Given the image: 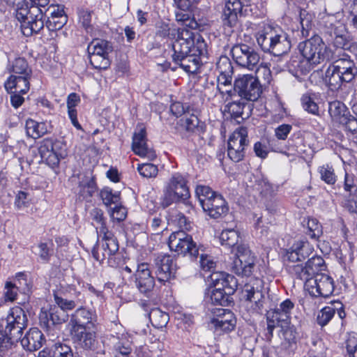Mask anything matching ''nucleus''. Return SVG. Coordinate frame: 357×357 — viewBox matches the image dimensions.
Segmentation results:
<instances>
[{
  "instance_id": "f257e3e1",
  "label": "nucleus",
  "mask_w": 357,
  "mask_h": 357,
  "mask_svg": "<svg viewBox=\"0 0 357 357\" xmlns=\"http://www.w3.org/2000/svg\"><path fill=\"white\" fill-rule=\"evenodd\" d=\"M298 48L303 59H292L289 64L296 73L307 74L317 65L333 59V52L318 36L300 43Z\"/></svg>"
},
{
  "instance_id": "f03ea898",
  "label": "nucleus",
  "mask_w": 357,
  "mask_h": 357,
  "mask_svg": "<svg viewBox=\"0 0 357 357\" xmlns=\"http://www.w3.org/2000/svg\"><path fill=\"white\" fill-rule=\"evenodd\" d=\"M256 39L264 52L278 57L287 54L291 47L288 34L278 26L264 25L256 33Z\"/></svg>"
},
{
  "instance_id": "7ed1b4c3",
  "label": "nucleus",
  "mask_w": 357,
  "mask_h": 357,
  "mask_svg": "<svg viewBox=\"0 0 357 357\" xmlns=\"http://www.w3.org/2000/svg\"><path fill=\"white\" fill-rule=\"evenodd\" d=\"M175 40L172 44L173 55L184 56L204 55L206 52V44L203 38L185 27L177 29Z\"/></svg>"
},
{
  "instance_id": "20e7f679",
  "label": "nucleus",
  "mask_w": 357,
  "mask_h": 357,
  "mask_svg": "<svg viewBox=\"0 0 357 357\" xmlns=\"http://www.w3.org/2000/svg\"><path fill=\"white\" fill-rule=\"evenodd\" d=\"M16 6L15 16L21 24L23 35L30 36L33 33L39 32L43 28V15L40 8L33 5L29 6L26 0L18 2Z\"/></svg>"
},
{
  "instance_id": "39448f33",
  "label": "nucleus",
  "mask_w": 357,
  "mask_h": 357,
  "mask_svg": "<svg viewBox=\"0 0 357 357\" xmlns=\"http://www.w3.org/2000/svg\"><path fill=\"white\" fill-rule=\"evenodd\" d=\"M190 197L185 178L178 174L172 175L164 186L160 204L167 208L174 203L183 202Z\"/></svg>"
},
{
  "instance_id": "423d86ee",
  "label": "nucleus",
  "mask_w": 357,
  "mask_h": 357,
  "mask_svg": "<svg viewBox=\"0 0 357 357\" xmlns=\"http://www.w3.org/2000/svg\"><path fill=\"white\" fill-rule=\"evenodd\" d=\"M168 246L172 252L183 256L197 258L200 247L193 241L192 237L184 231L179 230L171 234Z\"/></svg>"
},
{
  "instance_id": "0eeeda50",
  "label": "nucleus",
  "mask_w": 357,
  "mask_h": 357,
  "mask_svg": "<svg viewBox=\"0 0 357 357\" xmlns=\"http://www.w3.org/2000/svg\"><path fill=\"white\" fill-rule=\"evenodd\" d=\"M38 153L42 160L52 167L57 166L68 155L66 144L52 138H45L40 142Z\"/></svg>"
},
{
  "instance_id": "6e6552de",
  "label": "nucleus",
  "mask_w": 357,
  "mask_h": 357,
  "mask_svg": "<svg viewBox=\"0 0 357 357\" xmlns=\"http://www.w3.org/2000/svg\"><path fill=\"white\" fill-rule=\"evenodd\" d=\"M112 51V46L108 41L93 40L88 46L90 63L96 69H107L110 64L109 54Z\"/></svg>"
},
{
  "instance_id": "1a4fd4ad",
  "label": "nucleus",
  "mask_w": 357,
  "mask_h": 357,
  "mask_svg": "<svg viewBox=\"0 0 357 357\" xmlns=\"http://www.w3.org/2000/svg\"><path fill=\"white\" fill-rule=\"evenodd\" d=\"M248 143L247 129L244 127L236 129L228 139L227 155L229 159L234 162L243 160Z\"/></svg>"
},
{
  "instance_id": "9d476101",
  "label": "nucleus",
  "mask_w": 357,
  "mask_h": 357,
  "mask_svg": "<svg viewBox=\"0 0 357 357\" xmlns=\"http://www.w3.org/2000/svg\"><path fill=\"white\" fill-rule=\"evenodd\" d=\"M236 250L231 266L234 272L238 275H251L255 266V255L245 244L238 245Z\"/></svg>"
},
{
  "instance_id": "9b49d317",
  "label": "nucleus",
  "mask_w": 357,
  "mask_h": 357,
  "mask_svg": "<svg viewBox=\"0 0 357 357\" xmlns=\"http://www.w3.org/2000/svg\"><path fill=\"white\" fill-rule=\"evenodd\" d=\"M234 88L241 98L250 101L257 100L262 92L259 80L250 75H243L236 79Z\"/></svg>"
},
{
  "instance_id": "f8f14e48",
  "label": "nucleus",
  "mask_w": 357,
  "mask_h": 357,
  "mask_svg": "<svg viewBox=\"0 0 357 357\" xmlns=\"http://www.w3.org/2000/svg\"><path fill=\"white\" fill-rule=\"evenodd\" d=\"M305 281V289L314 297H328L334 290L332 278L326 274H316Z\"/></svg>"
},
{
  "instance_id": "ddd939ff",
  "label": "nucleus",
  "mask_w": 357,
  "mask_h": 357,
  "mask_svg": "<svg viewBox=\"0 0 357 357\" xmlns=\"http://www.w3.org/2000/svg\"><path fill=\"white\" fill-rule=\"evenodd\" d=\"M294 304L289 299L282 301L278 307L267 312V328L272 333L276 326H287L291 322V311Z\"/></svg>"
},
{
  "instance_id": "4468645a",
  "label": "nucleus",
  "mask_w": 357,
  "mask_h": 357,
  "mask_svg": "<svg viewBox=\"0 0 357 357\" xmlns=\"http://www.w3.org/2000/svg\"><path fill=\"white\" fill-rule=\"evenodd\" d=\"M328 113L333 121L344 126L349 131L357 129V119L350 114L343 102L338 100L329 102Z\"/></svg>"
},
{
  "instance_id": "2eb2a0df",
  "label": "nucleus",
  "mask_w": 357,
  "mask_h": 357,
  "mask_svg": "<svg viewBox=\"0 0 357 357\" xmlns=\"http://www.w3.org/2000/svg\"><path fill=\"white\" fill-rule=\"evenodd\" d=\"M236 324V317L229 310L223 308H213L211 310L209 325L215 331H231L234 329Z\"/></svg>"
},
{
  "instance_id": "dca6fc26",
  "label": "nucleus",
  "mask_w": 357,
  "mask_h": 357,
  "mask_svg": "<svg viewBox=\"0 0 357 357\" xmlns=\"http://www.w3.org/2000/svg\"><path fill=\"white\" fill-rule=\"evenodd\" d=\"M233 59L236 63L248 70H253L259 62V54L247 45H238L231 49Z\"/></svg>"
},
{
  "instance_id": "f3484780",
  "label": "nucleus",
  "mask_w": 357,
  "mask_h": 357,
  "mask_svg": "<svg viewBox=\"0 0 357 357\" xmlns=\"http://www.w3.org/2000/svg\"><path fill=\"white\" fill-rule=\"evenodd\" d=\"M98 234L102 237V241L101 253L99 252L98 248H94L92 250V255L99 261H103L105 259H109L119 250L118 242L114 237L113 234L109 230Z\"/></svg>"
},
{
  "instance_id": "a211bd4d",
  "label": "nucleus",
  "mask_w": 357,
  "mask_h": 357,
  "mask_svg": "<svg viewBox=\"0 0 357 357\" xmlns=\"http://www.w3.org/2000/svg\"><path fill=\"white\" fill-rule=\"evenodd\" d=\"M250 0H226L222 11V22L225 26L234 27L238 22L243 6H248Z\"/></svg>"
},
{
  "instance_id": "6ab92c4d",
  "label": "nucleus",
  "mask_w": 357,
  "mask_h": 357,
  "mask_svg": "<svg viewBox=\"0 0 357 357\" xmlns=\"http://www.w3.org/2000/svg\"><path fill=\"white\" fill-rule=\"evenodd\" d=\"M26 315L20 307L15 306L11 308L6 317V331L9 332L11 336L15 333L19 335L26 325Z\"/></svg>"
},
{
  "instance_id": "aec40b11",
  "label": "nucleus",
  "mask_w": 357,
  "mask_h": 357,
  "mask_svg": "<svg viewBox=\"0 0 357 357\" xmlns=\"http://www.w3.org/2000/svg\"><path fill=\"white\" fill-rule=\"evenodd\" d=\"M156 264V276L159 282H166L175 278L177 266L171 256L159 257Z\"/></svg>"
},
{
  "instance_id": "412c9836",
  "label": "nucleus",
  "mask_w": 357,
  "mask_h": 357,
  "mask_svg": "<svg viewBox=\"0 0 357 357\" xmlns=\"http://www.w3.org/2000/svg\"><path fill=\"white\" fill-rule=\"evenodd\" d=\"M135 277L136 286L142 293L146 294L153 290L155 280L151 275L149 264L147 263L138 264Z\"/></svg>"
},
{
  "instance_id": "4be33fe9",
  "label": "nucleus",
  "mask_w": 357,
  "mask_h": 357,
  "mask_svg": "<svg viewBox=\"0 0 357 357\" xmlns=\"http://www.w3.org/2000/svg\"><path fill=\"white\" fill-rule=\"evenodd\" d=\"M324 268V260L320 256H313L306 262L303 267L301 265L294 266V271L298 278L301 280H305L312 275L319 274L318 272Z\"/></svg>"
},
{
  "instance_id": "5701e85b",
  "label": "nucleus",
  "mask_w": 357,
  "mask_h": 357,
  "mask_svg": "<svg viewBox=\"0 0 357 357\" xmlns=\"http://www.w3.org/2000/svg\"><path fill=\"white\" fill-rule=\"evenodd\" d=\"M132 149L135 154L140 157L153 160L156 157L155 153L149 149L146 144V130L143 127H139L138 132H135L132 137Z\"/></svg>"
},
{
  "instance_id": "b1692460",
  "label": "nucleus",
  "mask_w": 357,
  "mask_h": 357,
  "mask_svg": "<svg viewBox=\"0 0 357 357\" xmlns=\"http://www.w3.org/2000/svg\"><path fill=\"white\" fill-rule=\"evenodd\" d=\"M202 207L208 215L215 219L226 215L229 210L226 201L220 194L211 199L204 201Z\"/></svg>"
},
{
  "instance_id": "393cba45",
  "label": "nucleus",
  "mask_w": 357,
  "mask_h": 357,
  "mask_svg": "<svg viewBox=\"0 0 357 357\" xmlns=\"http://www.w3.org/2000/svg\"><path fill=\"white\" fill-rule=\"evenodd\" d=\"M41 324L48 326L51 322L53 325L65 323L68 319L67 312L59 308L56 305L50 306L49 309L42 307L39 314Z\"/></svg>"
},
{
  "instance_id": "a878e982",
  "label": "nucleus",
  "mask_w": 357,
  "mask_h": 357,
  "mask_svg": "<svg viewBox=\"0 0 357 357\" xmlns=\"http://www.w3.org/2000/svg\"><path fill=\"white\" fill-rule=\"evenodd\" d=\"M93 314L80 307L77 309L70 316L68 327L70 330L84 329V328H93Z\"/></svg>"
},
{
  "instance_id": "bb28decb",
  "label": "nucleus",
  "mask_w": 357,
  "mask_h": 357,
  "mask_svg": "<svg viewBox=\"0 0 357 357\" xmlns=\"http://www.w3.org/2000/svg\"><path fill=\"white\" fill-rule=\"evenodd\" d=\"M264 288V282L259 278L251 279L245 287L243 292L246 299L256 304L257 307L260 309L262 307L261 299L264 296L262 289Z\"/></svg>"
},
{
  "instance_id": "cd10ccee",
  "label": "nucleus",
  "mask_w": 357,
  "mask_h": 357,
  "mask_svg": "<svg viewBox=\"0 0 357 357\" xmlns=\"http://www.w3.org/2000/svg\"><path fill=\"white\" fill-rule=\"evenodd\" d=\"M211 284L220 287L228 294L234 293L237 288V280L231 275L224 272H216L211 275Z\"/></svg>"
},
{
  "instance_id": "c85d7f7f",
  "label": "nucleus",
  "mask_w": 357,
  "mask_h": 357,
  "mask_svg": "<svg viewBox=\"0 0 357 357\" xmlns=\"http://www.w3.org/2000/svg\"><path fill=\"white\" fill-rule=\"evenodd\" d=\"M31 77H19L11 75L4 83V87L8 93H26L30 88Z\"/></svg>"
},
{
  "instance_id": "c756f323",
  "label": "nucleus",
  "mask_w": 357,
  "mask_h": 357,
  "mask_svg": "<svg viewBox=\"0 0 357 357\" xmlns=\"http://www.w3.org/2000/svg\"><path fill=\"white\" fill-rule=\"evenodd\" d=\"M333 65L343 77L345 82H351L357 73L354 62L347 55L336 60Z\"/></svg>"
},
{
  "instance_id": "7c9ffc66",
  "label": "nucleus",
  "mask_w": 357,
  "mask_h": 357,
  "mask_svg": "<svg viewBox=\"0 0 357 357\" xmlns=\"http://www.w3.org/2000/svg\"><path fill=\"white\" fill-rule=\"evenodd\" d=\"M91 328L70 330L72 339L82 348L91 349L96 342L95 333L91 331Z\"/></svg>"
},
{
  "instance_id": "2f4dec72",
  "label": "nucleus",
  "mask_w": 357,
  "mask_h": 357,
  "mask_svg": "<svg viewBox=\"0 0 357 357\" xmlns=\"http://www.w3.org/2000/svg\"><path fill=\"white\" fill-rule=\"evenodd\" d=\"M43 337V333L38 328H31L21 340V344L28 351L38 350L42 347Z\"/></svg>"
},
{
  "instance_id": "473e14b6",
  "label": "nucleus",
  "mask_w": 357,
  "mask_h": 357,
  "mask_svg": "<svg viewBox=\"0 0 357 357\" xmlns=\"http://www.w3.org/2000/svg\"><path fill=\"white\" fill-rule=\"evenodd\" d=\"M178 55H173V59L178 63L181 68L188 73H196L199 68V56L188 54L184 56H178Z\"/></svg>"
},
{
  "instance_id": "72a5a7b5",
  "label": "nucleus",
  "mask_w": 357,
  "mask_h": 357,
  "mask_svg": "<svg viewBox=\"0 0 357 357\" xmlns=\"http://www.w3.org/2000/svg\"><path fill=\"white\" fill-rule=\"evenodd\" d=\"M342 307V303L339 301H332L329 305L321 309L317 315V324L321 326H326L333 317L336 310Z\"/></svg>"
},
{
  "instance_id": "f704fd0d",
  "label": "nucleus",
  "mask_w": 357,
  "mask_h": 357,
  "mask_svg": "<svg viewBox=\"0 0 357 357\" xmlns=\"http://www.w3.org/2000/svg\"><path fill=\"white\" fill-rule=\"evenodd\" d=\"M25 129L26 135L33 139L40 138L48 132L45 123L37 122L33 119L26 120Z\"/></svg>"
},
{
  "instance_id": "c9c22d12",
  "label": "nucleus",
  "mask_w": 357,
  "mask_h": 357,
  "mask_svg": "<svg viewBox=\"0 0 357 357\" xmlns=\"http://www.w3.org/2000/svg\"><path fill=\"white\" fill-rule=\"evenodd\" d=\"M241 239V235L238 231L234 229H224L220 235V241L222 245L231 248H236Z\"/></svg>"
},
{
  "instance_id": "e433bc0d",
  "label": "nucleus",
  "mask_w": 357,
  "mask_h": 357,
  "mask_svg": "<svg viewBox=\"0 0 357 357\" xmlns=\"http://www.w3.org/2000/svg\"><path fill=\"white\" fill-rule=\"evenodd\" d=\"M325 82L332 90L339 89L342 84L345 82L343 77L333 64L330 65L326 71Z\"/></svg>"
},
{
  "instance_id": "4c0bfd02",
  "label": "nucleus",
  "mask_w": 357,
  "mask_h": 357,
  "mask_svg": "<svg viewBox=\"0 0 357 357\" xmlns=\"http://www.w3.org/2000/svg\"><path fill=\"white\" fill-rule=\"evenodd\" d=\"M231 81H232V75H219L218 76V90L220 95H222L223 98H225V100H227L231 96Z\"/></svg>"
},
{
  "instance_id": "58836bf2",
  "label": "nucleus",
  "mask_w": 357,
  "mask_h": 357,
  "mask_svg": "<svg viewBox=\"0 0 357 357\" xmlns=\"http://www.w3.org/2000/svg\"><path fill=\"white\" fill-rule=\"evenodd\" d=\"M149 319L154 327L162 328L166 326L169 317L168 314L162 312L159 308H154L149 313Z\"/></svg>"
},
{
  "instance_id": "ea45409f",
  "label": "nucleus",
  "mask_w": 357,
  "mask_h": 357,
  "mask_svg": "<svg viewBox=\"0 0 357 357\" xmlns=\"http://www.w3.org/2000/svg\"><path fill=\"white\" fill-rule=\"evenodd\" d=\"M13 75H16L19 77H31V70L29 68L28 63L23 58L16 59L12 66Z\"/></svg>"
},
{
  "instance_id": "a19ab883",
  "label": "nucleus",
  "mask_w": 357,
  "mask_h": 357,
  "mask_svg": "<svg viewBox=\"0 0 357 357\" xmlns=\"http://www.w3.org/2000/svg\"><path fill=\"white\" fill-rule=\"evenodd\" d=\"M280 327V336L284 340L283 344L291 347L296 342V331L294 326L291 325V322L287 324V326H276Z\"/></svg>"
},
{
  "instance_id": "79ce46f5",
  "label": "nucleus",
  "mask_w": 357,
  "mask_h": 357,
  "mask_svg": "<svg viewBox=\"0 0 357 357\" xmlns=\"http://www.w3.org/2000/svg\"><path fill=\"white\" fill-rule=\"evenodd\" d=\"M92 223L97 230V233L100 234L107 231L105 220L103 216V211L98 208H95L90 212Z\"/></svg>"
},
{
  "instance_id": "37998d69",
  "label": "nucleus",
  "mask_w": 357,
  "mask_h": 357,
  "mask_svg": "<svg viewBox=\"0 0 357 357\" xmlns=\"http://www.w3.org/2000/svg\"><path fill=\"white\" fill-rule=\"evenodd\" d=\"M305 234L314 240H318L321 237L323 234L322 226L316 218L307 220Z\"/></svg>"
},
{
  "instance_id": "c03bdc74",
  "label": "nucleus",
  "mask_w": 357,
  "mask_h": 357,
  "mask_svg": "<svg viewBox=\"0 0 357 357\" xmlns=\"http://www.w3.org/2000/svg\"><path fill=\"white\" fill-rule=\"evenodd\" d=\"M318 172L321 179L328 185H333L337 181V176L335 174L333 167L328 165H324L319 167Z\"/></svg>"
},
{
  "instance_id": "a18cd8bd",
  "label": "nucleus",
  "mask_w": 357,
  "mask_h": 357,
  "mask_svg": "<svg viewBox=\"0 0 357 357\" xmlns=\"http://www.w3.org/2000/svg\"><path fill=\"white\" fill-rule=\"evenodd\" d=\"M301 31L303 37H307L312 27V16L305 10H301L299 15Z\"/></svg>"
},
{
  "instance_id": "49530a36",
  "label": "nucleus",
  "mask_w": 357,
  "mask_h": 357,
  "mask_svg": "<svg viewBox=\"0 0 357 357\" xmlns=\"http://www.w3.org/2000/svg\"><path fill=\"white\" fill-rule=\"evenodd\" d=\"M208 294L212 303L215 305H225L227 303V296L229 295L220 287L210 288Z\"/></svg>"
},
{
  "instance_id": "de8ad7c7",
  "label": "nucleus",
  "mask_w": 357,
  "mask_h": 357,
  "mask_svg": "<svg viewBox=\"0 0 357 357\" xmlns=\"http://www.w3.org/2000/svg\"><path fill=\"white\" fill-rule=\"evenodd\" d=\"M293 245L294 250H297L300 258L303 260L309 257L314 251L313 245L307 240L297 241Z\"/></svg>"
},
{
  "instance_id": "09e8293b",
  "label": "nucleus",
  "mask_w": 357,
  "mask_h": 357,
  "mask_svg": "<svg viewBox=\"0 0 357 357\" xmlns=\"http://www.w3.org/2000/svg\"><path fill=\"white\" fill-rule=\"evenodd\" d=\"M50 11V23L56 22V19H59V27H62L67 21L63 8L59 6H50L48 8Z\"/></svg>"
},
{
  "instance_id": "8fccbe9b",
  "label": "nucleus",
  "mask_w": 357,
  "mask_h": 357,
  "mask_svg": "<svg viewBox=\"0 0 357 357\" xmlns=\"http://www.w3.org/2000/svg\"><path fill=\"white\" fill-rule=\"evenodd\" d=\"M6 332L0 331V357L8 356L13 349V343L11 339L13 336H9Z\"/></svg>"
},
{
  "instance_id": "3c124183",
  "label": "nucleus",
  "mask_w": 357,
  "mask_h": 357,
  "mask_svg": "<svg viewBox=\"0 0 357 357\" xmlns=\"http://www.w3.org/2000/svg\"><path fill=\"white\" fill-rule=\"evenodd\" d=\"M195 194L197 197L201 206L204 204V201L209 200L218 193L213 191L208 186L199 185L195 189Z\"/></svg>"
},
{
  "instance_id": "603ef678",
  "label": "nucleus",
  "mask_w": 357,
  "mask_h": 357,
  "mask_svg": "<svg viewBox=\"0 0 357 357\" xmlns=\"http://www.w3.org/2000/svg\"><path fill=\"white\" fill-rule=\"evenodd\" d=\"M255 77L259 80V83L262 81L264 84H270L272 79V75L268 63H261L257 68L256 77Z\"/></svg>"
},
{
  "instance_id": "864d4df0",
  "label": "nucleus",
  "mask_w": 357,
  "mask_h": 357,
  "mask_svg": "<svg viewBox=\"0 0 357 357\" xmlns=\"http://www.w3.org/2000/svg\"><path fill=\"white\" fill-rule=\"evenodd\" d=\"M100 196L104 204L106 206H109L112 204H117L120 200L119 192H113L109 188H103L100 192Z\"/></svg>"
},
{
  "instance_id": "5fc2aeb1",
  "label": "nucleus",
  "mask_w": 357,
  "mask_h": 357,
  "mask_svg": "<svg viewBox=\"0 0 357 357\" xmlns=\"http://www.w3.org/2000/svg\"><path fill=\"white\" fill-rule=\"evenodd\" d=\"M216 68L219 75H232L233 67L230 59L226 56H222L216 63Z\"/></svg>"
},
{
  "instance_id": "6e6d98bb",
  "label": "nucleus",
  "mask_w": 357,
  "mask_h": 357,
  "mask_svg": "<svg viewBox=\"0 0 357 357\" xmlns=\"http://www.w3.org/2000/svg\"><path fill=\"white\" fill-rule=\"evenodd\" d=\"M54 297L56 306L66 312L68 310H73L77 305V303L75 301L63 298L56 294L54 295Z\"/></svg>"
},
{
  "instance_id": "4d7b16f0",
  "label": "nucleus",
  "mask_w": 357,
  "mask_h": 357,
  "mask_svg": "<svg viewBox=\"0 0 357 357\" xmlns=\"http://www.w3.org/2000/svg\"><path fill=\"white\" fill-rule=\"evenodd\" d=\"M177 29L169 26V24L161 22L158 26L157 35L162 38L174 39L176 38Z\"/></svg>"
},
{
  "instance_id": "13d9d810",
  "label": "nucleus",
  "mask_w": 357,
  "mask_h": 357,
  "mask_svg": "<svg viewBox=\"0 0 357 357\" xmlns=\"http://www.w3.org/2000/svg\"><path fill=\"white\" fill-rule=\"evenodd\" d=\"M181 121V125L185 129L190 132L195 131L199 122L197 116L190 114H185Z\"/></svg>"
},
{
  "instance_id": "bf43d9fd",
  "label": "nucleus",
  "mask_w": 357,
  "mask_h": 357,
  "mask_svg": "<svg viewBox=\"0 0 357 357\" xmlns=\"http://www.w3.org/2000/svg\"><path fill=\"white\" fill-rule=\"evenodd\" d=\"M301 103L305 111L314 115L319 114V107L310 96L303 95L301 98Z\"/></svg>"
},
{
  "instance_id": "052dcab7",
  "label": "nucleus",
  "mask_w": 357,
  "mask_h": 357,
  "mask_svg": "<svg viewBox=\"0 0 357 357\" xmlns=\"http://www.w3.org/2000/svg\"><path fill=\"white\" fill-rule=\"evenodd\" d=\"M137 170L142 176L146 178L155 177L158 172L157 166L151 163L139 165L137 167Z\"/></svg>"
},
{
  "instance_id": "680f3d73",
  "label": "nucleus",
  "mask_w": 357,
  "mask_h": 357,
  "mask_svg": "<svg viewBox=\"0 0 357 357\" xmlns=\"http://www.w3.org/2000/svg\"><path fill=\"white\" fill-rule=\"evenodd\" d=\"M131 351L128 342H118L114 346V357H128Z\"/></svg>"
},
{
  "instance_id": "e2e57ef3",
  "label": "nucleus",
  "mask_w": 357,
  "mask_h": 357,
  "mask_svg": "<svg viewBox=\"0 0 357 357\" xmlns=\"http://www.w3.org/2000/svg\"><path fill=\"white\" fill-rule=\"evenodd\" d=\"M54 357H74L71 348L61 343L55 344V349L54 351Z\"/></svg>"
},
{
  "instance_id": "0e129e2a",
  "label": "nucleus",
  "mask_w": 357,
  "mask_h": 357,
  "mask_svg": "<svg viewBox=\"0 0 357 357\" xmlns=\"http://www.w3.org/2000/svg\"><path fill=\"white\" fill-rule=\"evenodd\" d=\"M109 214L113 220L121 222L126 219L127 216V210L125 207L121 205L116 206L111 209Z\"/></svg>"
},
{
  "instance_id": "69168bd1",
  "label": "nucleus",
  "mask_w": 357,
  "mask_h": 357,
  "mask_svg": "<svg viewBox=\"0 0 357 357\" xmlns=\"http://www.w3.org/2000/svg\"><path fill=\"white\" fill-rule=\"evenodd\" d=\"M38 248L40 258L44 261H48L52 255L51 246L47 243L40 242L38 245Z\"/></svg>"
},
{
  "instance_id": "338daca9",
  "label": "nucleus",
  "mask_w": 357,
  "mask_h": 357,
  "mask_svg": "<svg viewBox=\"0 0 357 357\" xmlns=\"http://www.w3.org/2000/svg\"><path fill=\"white\" fill-rule=\"evenodd\" d=\"M346 349L349 356H355L354 354L357 350V334L351 333L348 335L346 340Z\"/></svg>"
},
{
  "instance_id": "774afa93",
  "label": "nucleus",
  "mask_w": 357,
  "mask_h": 357,
  "mask_svg": "<svg viewBox=\"0 0 357 357\" xmlns=\"http://www.w3.org/2000/svg\"><path fill=\"white\" fill-rule=\"evenodd\" d=\"M5 301L10 302L15 301L17 296V287H16V284H13L10 282H7L5 285Z\"/></svg>"
}]
</instances>
